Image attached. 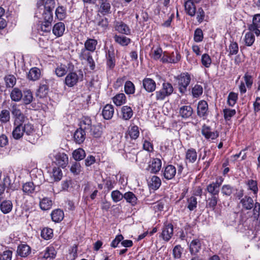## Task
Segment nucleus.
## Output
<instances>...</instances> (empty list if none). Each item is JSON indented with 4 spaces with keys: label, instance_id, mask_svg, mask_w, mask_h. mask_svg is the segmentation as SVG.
<instances>
[{
    "label": "nucleus",
    "instance_id": "obj_1",
    "mask_svg": "<svg viewBox=\"0 0 260 260\" xmlns=\"http://www.w3.org/2000/svg\"><path fill=\"white\" fill-rule=\"evenodd\" d=\"M23 129L24 135L26 137V139L32 144L36 143L39 135L37 134V130L34 128V125L29 122L23 123Z\"/></svg>",
    "mask_w": 260,
    "mask_h": 260
},
{
    "label": "nucleus",
    "instance_id": "obj_2",
    "mask_svg": "<svg viewBox=\"0 0 260 260\" xmlns=\"http://www.w3.org/2000/svg\"><path fill=\"white\" fill-rule=\"evenodd\" d=\"M174 90L172 85L169 82H164L161 88L155 92L156 101H163L172 94Z\"/></svg>",
    "mask_w": 260,
    "mask_h": 260
},
{
    "label": "nucleus",
    "instance_id": "obj_3",
    "mask_svg": "<svg viewBox=\"0 0 260 260\" xmlns=\"http://www.w3.org/2000/svg\"><path fill=\"white\" fill-rule=\"evenodd\" d=\"M178 85L179 91L184 94L187 91V87L189 85L191 77L188 73H182L177 77Z\"/></svg>",
    "mask_w": 260,
    "mask_h": 260
},
{
    "label": "nucleus",
    "instance_id": "obj_4",
    "mask_svg": "<svg viewBox=\"0 0 260 260\" xmlns=\"http://www.w3.org/2000/svg\"><path fill=\"white\" fill-rule=\"evenodd\" d=\"M181 57L180 54L177 51L173 52L171 54L164 52L160 60L163 63H176L180 61Z\"/></svg>",
    "mask_w": 260,
    "mask_h": 260
},
{
    "label": "nucleus",
    "instance_id": "obj_5",
    "mask_svg": "<svg viewBox=\"0 0 260 260\" xmlns=\"http://www.w3.org/2000/svg\"><path fill=\"white\" fill-rule=\"evenodd\" d=\"M223 179L220 178L215 182H213L207 186L206 190L211 196H218L219 193V187L222 184Z\"/></svg>",
    "mask_w": 260,
    "mask_h": 260
},
{
    "label": "nucleus",
    "instance_id": "obj_6",
    "mask_svg": "<svg viewBox=\"0 0 260 260\" xmlns=\"http://www.w3.org/2000/svg\"><path fill=\"white\" fill-rule=\"evenodd\" d=\"M23 123V122H18L17 120H14L12 136L15 140L20 139L24 135Z\"/></svg>",
    "mask_w": 260,
    "mask_h": 260
},
{
    "label": "nucleus",
    "instance_id": "obj_7",
    "mask_svg": "<svg viewBox=\"0 0 260 260\" xmlns=\"http://www.w3.org/2000/svg\"><path fill=\"white\" fill-rule=\"evenodd\" d=\"M208 105L207 102L202 100L199 102L197 106V114L203 119H206L208 115Z\"/></svg>",
    "mask_w": 260,
    "mask_h": 260
},
{
    "label": "nucleus",
    "instance_id": "obj_8",
    "mask_svg": "<svg viewBox=\"0 0 260 260\" xmlns=\"http://www.w3.org/2000/svg\"><path fill=\"white\" fill-rule=\"evenodd\" d=\"M80 80L82 79L76 72H70L66 77L64 83L67 86L72 87L76 85Z\"/></svg>",
    "mask_w": 260,
    "mask_h": 260
},
{
    "label": "nucleus",
    "instance_id": "obj_9",
    "mask_svg": "<svg viewBox=\"0 0 260 260\" xmlns=\"http://www.w3.org/2000/svg\"><path fill=\"white\" fill-rule=\"evenodd\" d=\"M173 235V226L171 223H165L161 233V237L164 240L168 242Z\"/></svg>",
    "mask_w": 260,
    "mask_h": 260
},
{
    "label": "nucleus",
    "instance_id": "obj_10",
    "mask_svg": "<svg viewBox=\"0 0 260 260\" xmlns=\"http://www.w3.org/2000/svg\"><path fill=\"white\" fill-rule=\"evenodd\" d=\"M193 112V108L190 105H183L178 109L179 116L183 119L189 118Z\"/></svg>",
    "mask_w": 260,
    "mask_h": 260
},
{
    "label": "nucleus",
    "instance_id": "obj_11",
    "mask_svg": "<svg viewBox=\"0 0 260 260\" xmlns=\"http://www.w3.org/2000/svg\"><path fill=\"white\" fill-rule=\"evenodd\" d=\"M55 162L58 166L64 168L68 163V157L64 153L57 152L54 155Z\"/></svg>",
    "mask_w": 260,
    "mask_h": 260
},
{
    "label": "nucleus",
    "instance_id": "obj_12",
    "mask_svg": "<svg viewBox=\"0 0 260 260\" xmlns=\"http://www.w3.org/2000/svg\"><path fill=\"white\" fill-rule=\"evenodd\" d=\"M161 168V161L160 159L153 158L149 162L148 168L147 169L151 173L156 174L158 172Z\"/></svg>",
    "mask_w": 260,
    "mask_h": 260
},
{
    "label": "nucleus",
    "instance_id": "obj_13",
    "mask_svg": "<svg viewBox=\"0 0 260 260\" xmlns=\"http://www.w3.org/2000/svg\"><path fill=\"white\" fill-rule=\"evenodd\" d=\"M176 171L175 166L169 165L162 170L163 176L167 180H171L175 177Z\"/></svg>",
    "mask_w": 260,
    "mask_h": 260
},
{
    "label": "nucleus",
    "instance_id": "obj_14",
    "mask_svg": "<svg viewBox=\"0 0 260 260\" xmlns=\"http://www.w3.org/2000/svg\"><path fill=\"white\" fill-rule=\"evenodd\" d=\"M202 134L208 140H215L218 137L217 132H211L210 127L205 124L202 126Z\"/></svg>",
    "mask_w": 260,
    "mask_h": 260
},
{
    "label": "nucleus",
    "instance_id": "obj_15",
    "mask_svg": "<svg viewBox=\"0 0 260 260\" xmlns=\"http://www.w3.org/2000/svg\"><path fill=\"white\" fill-rule=\"evenodd\" d=\"M143 86L148 92H152L156 89V83L152 79L145 78L143 80Z\"/></svg>",
    "mask_w": 260,
    "mask_h": 260
},
{
    "label": "nucleus",
    "instance_id": "obj_16",
    "mask_svg": "<svg viewBox=\"0 0 260 260\" xmlns=\"http://www.w3.org/2000/svg\"><path fill=\"white\" fill-rule=\"evenodd\" d=\"M189 251L192 255H196L201 249L202 244L199 239L193 240L189 244Z\"/></svg>",
    "mask_w": 260,
    "mask_h": 260
},
{
    "label": "nucleus",
    "instance_id": "obj_17",
    "mask_svg": "<svg viewBox=\"0 0 260 260\" xmlns=\"http://www.w3.org/2000/svg\"><path fill=\"white\" fill-rule=\"evenodd\" d=\"M197 152L194 148H191L187 150L185 152L186 162L194 163L197 159Z\"/></svg>",
    "mask_w": 260,
    "mask_h": 260
},
{
    "label": "nucleus",
    "instance_id": "obj_18",
    "mask_svg": "<svg viewBox=\"0 0 260 260\" xmlns=\"http://www.w3.org/2000/svg\"><path fill=\"white\" fill-rule=\"evenodd\" d=\"M134 114L133 111L130 106H124L121 108V117L124 120L130 119Z\"/></svg>",
    "mask_w": 260,
    "mask_h": 260
},
{
    "label": "nucleus",
    "instance_id": "obj_19",
    "mask_svg": "<svg viewBox=\"0 0 260 260\" xmlns=\"http://www.w3.org/2000/svg\"><path fill=\"white\" fill-rule=\"evenodd\" d=\"M50 176L53 181H58L61 180L62 173L59 167H54L51 170L49 171Z\"/></svg>",
    "mask_w": 260,
    "mask_h": 260
},
{
    "label": "nucleus",
    "instance_id": "obj_20",
    "mask_svg": "<svg viewBox=\"0 0 260 260\" xmlns=\"http://www.w3.org/2000/svg\"><path fill=\"white\" fill-rule=\"evenodd\" d=\"M240 203L243 209L246 210H250L254 206V202L252 198L247 196L241 199Z\"/></svg>",
    "mask_w": 260,
    "mask_h": 260
},
{
    "label": "nucleus",
    "instance_id": "obj_21",
    "mask_svg": "<svg viewBox=\"0 0 260 260\" xmlns=\"http://www.w3.org/2000/svg\"><path fill=\"white\" fill-rule=\"evenodd\" d=\"M65 30V25L63 22L56 23L52 28L53 34L57 37L62 36Z\"/></svg>",
    "mask_w": 260,
    "mask_h": 260
},
{
    "label": "nucleus",
    "instance_id": "obj_22",
    "mask_svg": "<svg viewBox=\"0 0 260 260\" xmlns=\"http://www.w3.org/2000/svg\"><path fill=\"white\" fill-rule=\"evenodd\" d=\"M31 252L30 247L26 244H21L18 246L17 253L21 257L27 256Z\"/></svg>",
    "mask_w": 260,
    "mask_h": 260
},
{
    "label": "nucleus",
    "instance_id": "obj_23",
    "mask_svg": "<svg viewBox=\"0 0 260 260\" xmlns=\"http://www.w3.org/2000/svg\"><path fill=\"white\" fill-rule=\"evenodd\" d=\"M13 208V204L10 200H4L0 204V210L4 214L10 213Z\"/></svg>",
    "mask_w": 260,
    "mask_h": 260
},
{
    "label": "nucleus",
    "instance_id": "obj_24",
    "mask_svg": "<svg viewBox=\"0 0 260 260\" xmlns=\"http://www.w3.org/2000/svg\"><path fill=\"white\" fill-rule=\"evenodd\" d=\"M196 4L190 1H185L184 3L185 10L186 13L191 17L194 16L196 13Z\"/></svg>",
    "mask_w": 260,
    "mask_h": 260
},
{
    "label": "nucleus",
    "instance_id": "obj_25",
    "mask_svg": "<svg viewBox=\"0 0 260 260\" xmlns=\"http://www.w3.org/2000/svg\"><path fill=\"white\" fill-rule=\"evenodd\" d=\"M114 108L112 105H106L103 108L102 114L105 119H110L113 116Z\"/></svg>",
    "mask_w": 260,
    "mask_h": 260
},
{
    "label": "nucleus",
    "instance_id": "obj_26",
    "mask_svg": "<svg viewBox=\"0 0 260 260\" xmlns=\"http://www.w3.org/2000/svg\"><path fill=\"white\" fill-rule=\"evenodd\" d=\"M98 44V41L95 39H88L84 43V49L90 52H93Z\"/></svg>",
    "mask_w": 260,
    "mask_h": 260
},
{
    "label": "nucleus",
    "instance_id": "obj_27",
    "mask_svg": "<svg viewBox=\"0 0 260 260\" xmlns=\"http://www.w3.org/2000/svg\"><path fill=\"white\" fill-rule=\"evenodd\" d=\"M74 138L77 143H83L85 139V133L84 129L80 128L77 129L74 133Z\"/></svg>",
    "mask_w": 260,
    "mask_h": 260
},
{
    "label": "nucleus",
    "instance_id": "obj_28",
    "mask_svg": "<svg viewBox=\"0 0 260 260\" xmlns=\"http://www.w3.org/2000/svg\"><path fill=\"white\" fill-rule=\"evenodd\" d=\"M51 216V218L54 222H59L63 219L64 213L61 209H57L52 212Z\"/></svg>",
    "mask_w": 260,
    "mask_h": 260
},
{
    "label": "nucleus",
    "instance_id": "obj_29",
    "mask_svg": "<svg viewBox=\"0 0 260 260\" xmlns=\"http://www.w3.org/2000/svg\"><path fill=\"white\" fill-rule=\"evenodd\" d=\"M41 76V71L37 68H32L29 71L27 74V78L29 80L36 81L38 80Z\"/></svg>",
    "mask_w": 260,
    "mask_h": 260
},
{
    "label": "nucleus",
    "instance_id": "obj_30",
    "mask_svg": "<svg viewBox=\"0 0 260 260\" xmlns=\"http://www.w3.org/2000/svg\"><path fill=\"white\" fill-rule=\"evenodd\" d=\"M115 29L119 32L123 34L129 35L131 33V30L128 26L122 22L116 23Z\"/></svg>",
    "mask_w": 260,
    "mask_h": 260
},
{
    "label": "nucleus",
    "instance_id": "obj_31",
    "mask_svg": "<svg viewBox=\"0 0 260 260\" xmlns=\"http://www.w3.org/2000/svg\"><path fill=\"white\" fill-rule=\"evenodd\" d=\"M114 39L117 43L122 46H127L131 43V39L124 36L116 35Z\"/></svg>",
    "mask_w": 260,
    "mask_h": 260
},
{
    "label": "nucleus",
    "instance_id": "obj_32",
    "mask_svg": "<svg viewBox=\"0 0 260 260\" xmlns=\"http://www.w3.org/2000/svg\"><path fill=\"white\" fill-rule=\"evenodd\" d=\"M126 201L129 203L132 206H135L137 203V198L135 194L131 191H128L124 194L123 198Z\"/></svg>",
    "mask_w": 260,
    "mask_h": 260
},
{
    "label": "nucleus",
    "instance_id": "obj_33",
    "mask_svg": "<svg viewBox=\"0 0 260 260\" xmlns=\"http://www.w3.org/2000/svg\"><path fill=\"white\" fill-rule=\"evenodd\" d=\"M161 181L160 179L156 176H153L148 182L149 187L152 189H157L160 186Z\"/></svg>",
    "mask_w": 260,
    "mask_h": 260
},
{
    "label": "nucleus",
    "instance_id": "obj_34",
    "mask_svg": "<svg viewBox=\"0 0 260 260\" xmlns=\"http://www.w3.org/2000/svg\"><path fill=\"white\" fill-rule=\"evenodd\" d=\"M113 102L117 106H120L126 102V96L123 93H118L112 99Z\"/></svg>",
    "mask_w": 260,
    "mask_h": 260
},
{
    "label": "nucleus",
    "instance_id": "obj_35",
    "mask_svg": "<svg viewBox=\"0 0 260 260\" xmlns=\"http://www.w3.org/2000/svg\"><path fill=\"white\" fill-rule=\"evenodd\" d=\"M56 251L54 247L52 245H50L45 249L43 257L45 259L49 258H54L56 256Z\"/></svg>",
    "mask_w": 260,
    "mask_h": 260
},
{
    "label": "nucleus",
    "instance_id": "obj_36",
    "mask_svg": "<svg viewBox=\"0 0 260 260\" xmlns=\"http://www.w3.org/2000/svg\"><path fill=\"white\" fill-rule=\"evenodd\" d=\"M12 114L15 117V120H18V122H24V116L17 106H14L12 107Z\"/></svg>",
    "mask_w": 260,
    "mask_h": 260
},
{
    "label": "nucleus",
    "instance_id": "obj_37",
    "mask_svg": "<svg viewBox=\"0 0 260 260\" xmlns=\"http://www.w3.org/2000/svg\"><path fill=\"white\" fill-rule=\"evenodd\" d=\"M40 207L42 210H48L52 206V201L48 198H44L40 201Z\"/></svg>",
    "mask_w": 260,
    "mask_h": 260
},
{
    "label": "nucleus",
    "instance_id": "obj_38",
    "mask_svg": "<svg viewBox=\"0 0 260 260\" xmlns=\"http://www.w3.org/2000/svg\"><path fill=\"white\" fill-rule=\"evenodd\" d=\"M22 92L21 90L18 88H14L10 93V97L12 101L19 102L22 98Z\"/></svg>",
    "mask_w": 260,
    "mask_h": 260
},
{
    "label": "nucleus",
    "instance_id": "obj_39",
    "mask_svg": "<svg viewBox=\"0 0 260 260\" xmlns=\"http://www.w3.org/2000/svg\"><path fill=\"white\" fill-rule=\"evenodd\" d=\"M80 128L89 129L92 125L91 120L88 116H83L80 122Z\"/></svg>",
    "mask_w": 260,
    "mask_h": 260
},
{
    "label": "nucleus",
    "instance_id": "obj_40",
    "mask_svg": "<svg viewBox=\"0 0 260 260\" xmlns=\"http://www.w3.org/2000/svg\"><path fill=\"white\" fill-rule=\"evenodd\" d=\"M35 186L32 182H28L22 186V190L25 194L29 195L35 192Z\"/></svg>",
    "mask_w": 260,
    "mask_h": 260
},
{
    "label": "nucleus",
    "instance_id": "obj_41",
    "mask_svg": "<svg viewBox=\"0 0 260 260\" xmlns=\"http://www.w3.org/2000/svg\"><path fill=\"white\" fill-rule=\"evenodd\" d=\"M128 133L131 139L136 140L139 136V127L136 125H131L128 127Z\"/></svg>",
    "mask_w": 260,
    "mask_h": 260
},
{
    "label": "nucleus",
    "instance_id": "obj_42",
    "mask_svg": "<svg viewBox=\"0 0 260 260\" xmlns=\"http://www.w3.org/2000/svg\"><path fill=\"white\" fill-rule=\"evenodd\" d=\"M219 200L218 196H211L208 198L206 201V207L214 210Z\"/></svg>",
    "mask_w": 260,
    "mask_h": 260
},
{
    "label": "nucleus",
    "instance_id": "obj_43",
    "mask_svg": "<svg viewBox=\"0 0 260 260\" xmlns=\"http://www.w3.org/2000/svg\"><path fill=\"white\" fill-rule=\"evenodd\" d=\"M48 92V87L46 84H41L37 90L36 94L40 98H43L46 96Z\"/></svg>",
    "mask_w": 260,
    "mask_h": 260
},
{
    "label": "nucleus",
    "instance_id": "obj_44",
    "mask_svg": "<svg viewBox=\"0 0 260 260\" xmlns=\"http://www.w3.org/2000/svg\"><path fill=\"white\" fill-rule=\"evenodd\" d=\"M100 12L103 15H106L110 13L111 5L107 1L100 2Z\"/></svg>",
    "mask_w": 260,
    "mask_h": 260
},
{
    "label": "nucleus",
    "instance_id": "obj_45",
    "mask_svg": "<svg viewBox=\"0 0 260 260\" xmlns=\"http://www.w3.org/2000/svg\"><path fill=\"white\" fill-rule=\"evenodd\" d=\"M162 54V50L160 47L153 48L150 53L151 58L154 60L160 58Z\"/></svg>",
    "mask_w": 260,
    "mask_h": 260
},
{
    "label": "nucleus",
    "instance_id": "obj_46",
    "mask_svg": "<svg viewBox=\"0 0 260 260\" xmlns=\"http://www.w3.org/2000/svg\"><path fill=\"white\" fill-rule=\"evenodd\" d=\"M86 156L85 151L82 148H78L73 152V157L76 160H81Z\"/></svg>",
    "mask_w": 260,
    "mask_h": 260
},
{
    "label": "nucleus",
    "instance_id": "obj_47",
    "mask_svg": "<svg viewBox=\"0 0 260 260\" xmlns=\"http://www.w3.org/2000/svg\"><path fill=\"white\" fill-rule=\"evenodd\" d=\"M22 95L23 96L21 99L24 104H29L32 101L34 98L30 90L24 91L22 93Z\"/></svg>",
    "mask_w": 260,
    "mask_h": 260
},
{
    "label": "nucleus",
    "instance_id": "obj_48",
    "mask_svg": "<svg viewBox=\"0 0 260 260\" xmlns=\"http://www.w3.org/2000/svg\"><path fill=\"white\" fill-rule=\"evenodd\" d=\"M197 198L194 196H192L187 200V208L189 211H193L197 208Z\"/></svg>",
    "mask_w": 260,
    "mask_h": 260
},
{
    "label": "nucleus",
    "instance_id": "obj_49",
    "mask_svg": "<svg viewBox=\"0 0 260 260\" xmlns=\"http://www.w3.org/2000/svg\"><path fill=\"white\" fill-rule=\"evenodd\" d=\"M226 50L229 52V56L237 54L239 50L238 44L235 42H231Z\"/></svg>",
    "mask_w": 260,
    "mask_h": 260
},
{
    "label": "nucleus",
    "instance_id": "obj_50",
    "mask_svg": "<svg viewBox=\"0 0 260 260\" xmlns=\"http://www.w3.org/2000/svg\"><path fill=\"white\" fill-rule=\"evenodd\" d=\"M255 41V37L253 32L251 31L247 32L245 34L244 37V42L245 45L247 46H251Z\"/></svg>",
    "mask_w": 260,
    "mask_h": 260
},
{
    "label": "nucleus",
    "instance_id": "obj_51",
    "mask_svg": "<svg viewBox=\"0 0 260 260\" xmlns=\"http://www.w3.org/2000/svg\"><path fill=\"white\" fill-rule=\"evenodd\" d=\"M107 65L110 68H113L115 66V55L113 50H108L107 53Z\"/></svg>",
    "mask_w": 260,
    "mask_h": 260
},
{
    "label": "nucleus",
    "instance_id": "obj_52",
    "mask_svg": "<svg viewBox=\"0 0 260 260\" xmlns=\"http://www.w3.org/2000/svg\"><path fill=\"white\" fill-rule=\"evenodd\" d=\"M55 15L57 18L62 20L66 17V10L62 6L58 7L55 11Z\"/></svg>",
    "mask_w": 260,
    "mask_h": 260
},
{
    "label": "nucleus",
    "instance_id": "obj_53",
    "mask_svg": "<svg viewBox=\"0 0 260 260\" xmlns=\"http://www.w3.org/2000/svg\"><path fill=\"white\" fill-rule=\"evenodd\" d=\"M4 79L7 87H13L16 82V78L14 76L12 75L6 76Z\"/></svg>",
    "mask_w": 260,
    "mask_h": 260
},
{
    "label": "nucleus",
    "instance_id": "obj_54",
    "mask_svg": "<svg viewBox=\"0 0 260 260\" xmlns=\"http://www.w3.org/2000/svg\"><path fill=\"white\" fill-rule=\"evenodd\" d=\"M238 100V93L231 92L228 97L227 103L229 106L233 107Z\"/></svg>",
    "mask_w": 260,
    "mask_h": 260
},
{
    "label": "nucleus",
    "instance_id": "obj_55",
    "mask_svg": "<svg viewBox=\"0 0 260 260\" xmlns=\"http://www.w3.org/2000/svg\"><path fill=\"white\" fill-rule=\"evenodd\" d=\"M91 135L95 138H100L102 135V127L100 125L92 126L90 128Z\"/></svg>",
    "mask_w": 260,
    "mask_h": 260
},
{
    "label": "nucleus",
    "instance_id": "obj_56",
    "mask_svg": "<svg viewBox=\"0 0 260 260\" xmlns=\"http://www.w3.org/2000/svg\"><path fill=\"white\" fill-rule=\"evenodd\" d=\"M201 62L205 68H208L211 66L212 59L208 54L204 53L202 55Z\"/></svg>",
    "mask_w": 260,
    "mask_h": 260
},
{
    "label": "nucleus",
    "instance_id": "obj_57",
    "mask_svg": "<svg viewBox=\"0 0 260 260\" xmlns=\"http://www.w3.org/2000/svg\"><path fill=\"white\" fill-rule=\"evenodd\" d=\"M203 92V89L201 85L196 84L192 88V94L193 98H199Z\"/></svg>",
    "mask_w": 260,
    "mask_h": 260
},
{
    "label": "nucleus",
    "instance_id": "obj_58",
    "mask_svg": "<svg viewBox=\"0 0 260 260\" xmlns=\"http://www.w3.org/2000/svg\"><path fill=\"white\" fill-rule=\"evenodd\" d=\"M224 118L225 120H230L231 118L233 117L236 113L235 109L230 108H225L223 110Z\"/></svg>",
    "mask_w": 260,
    "mask_h": 260
},
{
    "label": "nucleus",
    "instance_id": "obj_59",
    "mask_svg": "<svg viewBox=\"0 0 260 260\" xmlns=\"http://www.w3.org/2000/svg\"><path fill=\"white\" fill-rule=\"evenodd\" d=\"M124 91L127 94L134 93L135 91L134 84L131 81H127L125 83Z\"/></svg>",
    "mask_w": 260,
    "mask_h": 260
},
{
    "label": "nucleus",
    "instance_id": "obj_60",
    "mask_svg": "<svg viewBox=\"0 0 260 260\" xmlns=\"http://www.w3.org/2000/svg\"><path fill=\"white\" fill-rule=\"evenodd\" d=\"M183 248L180 245H176L173 249V257L175 259H179L181 257Z\"/></svg>",
    "mask_w": 260,
    "mask_h": 260
},
{
    "label": "nucleus",
    "instance_id": "obj_61",
    "mask_svg": "<svg viewBox=\"0 0 260 260\" xmlns=\"http://www.w3.org/2000/svg\"><path fill=\"white\" fill-rule=\"evenodd\" d=\"M71 172L74 175H78L82 171V168L80 162H74L73 163L70 168Z\"/></svg>",
    "mask_w": 260,
    "mask_h": 260
},
{
    "label": "nucleus",
    "instance_id": "obj_62",
    "mask_svg": "<svg viewBox=\"0 0 260 260\" xmlns=\"http://www.w3.org/2000/svg\"><path fill=\"white\" fill-rule=\"evenodd\" d=\"M42 237L45 240H49L53 236V231L51 229L46 228L41 232Z\"/></svg>",
    "mask_w": 260,
    "mask_h": 260
},
{
    "label": "nucleus",
    "instance_id": "obj_63",
    "mask_svg": "<svg viewBox=\"0 0 260 260\" xmlns=\"http://www.w3.org/2000/svg\"><path fill=\"white\" fill-rule=\"evenodd\" d=\"M111 198L114 202L117 203L124 198V194H122L119 190H115L112 191Z\"/></svg>",
    "mask_w": 260,
    "mask_h": 260
},
{
    "label": "nucleus",
    "instance_id": "obj_64",
    "mask_svg": "<svg viewBox=\"0 0 260 260\" xmlns=\"http://www.w3.org/2000/svg\"><path fill=\"white\" fill-rule=\"evenodd\" d=\"M67 72V67L64 64H61L57 66L55 69V74L58 77H62L66 74Z\"/></svg>",
    "mask_w": 260,
    "mask_h": 260
}]
</instances>
